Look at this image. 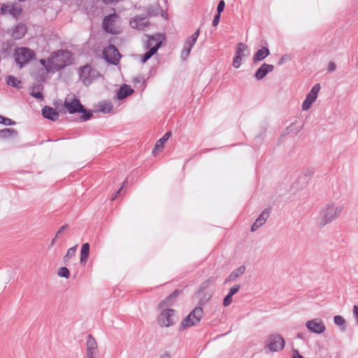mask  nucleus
<instances>
[{
	"label": "nucleus",
	"mask_w": 358,
	"mask_h": 358,
	"mask_svg": "<svg viewBox=\"0 0 358 358\" xmlns=\"http://www.w3.org/2000/svg\"><path fill=\"white\" fill-rule=\"evenodd\" d=\"M343 210L341 206H335L333 203H327L324 206L319 213L318 226L322 228L337 219Z\"/></svg>",
	"instance_id": "1"
},
{
	"label": "nucleus",
	"mask_w": 358,
	"mask_h": 358,
	"mask_svg": "<svg viewBox=\"0 0 358 358\" xmlns=\"http://www.w3.org/2000/svg\"><path fill=\"white\" fill-rule=\"evenodd\" d=\"M71 52L70 51L59 50L52 53L48 59V62L51 63L57 71H59L71 63Z\"/></svg>",
	"instance_id": "2"
},
{
	"label": "nucleus",
	"mask_w": 358,
	"mask_h": 358,
	"mask_svg": "<svg viewBox=\"0 0 358 358\" xmlns=\"http://www.w3.org/2000/svg\"><path fill=\"white\" fill-rule=\"evenodd\" d=\"M35 56L34 51L28 48H17L14 52L15 60L20 68L34 59Z\"/></svg>",
	"instance_id": "3"
},
{
	"label": "nucleus",
	"mask_w": 358,
	"mask_h": 358,
	"mask_svg": "<svg viewBox=\"0 0 358 358\" xmlns=\"http://www.w3.org/2000/svg\"><path fill=\"white\" fill-rule=\"evenodd\" d=\"M203 310L201 307H196L182 321L180 329H184L192 326H195L201 320Z\"/></svg>",
	"instance_id": "4"
},
{
	"label": "nucleus",
	"mask_w": 358,
	"mask_h": 358,
	"mask_svg": "<svg viewBox=\"0 0 358 358\" xmlns=\"http://www.w3.org/2000/svg\"><path fill=\"white\" fill-rule=\"evenodd\" d=\"M176 322V311L173 309H164L158 317V323L162 327H169Z\"/></svg>",
	"instance_id": "5"
},
{
	"label": "nucleus",
	"mask_w": 358,
	"mask_h": 358,
	"mask_svg": "<svg viewBox=\"0 0 358 358\" xmlns=\"http://www.w3.org/2000/svg\"><path fill=\"white\" fill-rule=\"evenodd\" d=\"M103 57L108 63L113 65H117L119 64L121 55L115 46L110 45L103 50Z\"/></svg>",
	"instance_id": "6"
},
{
	"label": "nucleus",
	"mask_w": 358,
	"mask_h": 358,
	"mask_svg": "<svg viewBox=\"0 0 358 358\" xmlns=\"http://www.w3.org/2000/svg\"><path fill=\"white\" fill-rule=\"evenodd\" d=\"M118 15L116 13H111L107 16H106L102 22L103 29L111 34H119L118 29L115 27V22L117 19Z\"/></svg>",
	"instance_id": "7"
},
{
	"label": "nucleus",
	"mask_w": 358,
	"mask_h": 358,
	"mask_svg": "<svg viewBox=\"0 0 358 358\" xmlns=\"http://www.w3.org/2000/svg\"><path fill=\"white\" fill-rule=\"evenodd\" d=\"M285 345V341L282 336L278 334H271L268 338L267 347L272 352L282 350Z\"/></svg>",
	"instance_id": "8"
},
{
	"label": "nucleus",
	"mask_w": 358,
	"mask_h": 358,
	"mask_svg": "<svg viewBox=\"0 0 358 358\" xmlns=\"http://www.w3.org/2000/svg\"><path fill=\"white\" fill-rule=\"evenodd\" d=\"M96 71L93 70L90 65H85L79 69L80 79L85 85L91 84L94 79Z\"/></svg>",
	"instance_id": "9"
},
{
	"label": "nucleus",
	"mask_w": 358,
	"mask_h": 358,
	"mask_svg": "<svg viewBox=\"0 0 358 358\" xmlns=\"http://www.w3.org/2000/svg\"><path fill=\"white\" fill-rule=\"evenodd\" d=\"M320 88V85L319 83L315 84L312 87L311 90L306 95V97L302 103V109L303 110H308L311 105L315 101Z\"/></svg>",
	"instance_id": "10"
},
{
	"label": "nucleus",
	"mask_w": 358,
	"mask_h": 358,
	"mask_svg": "<svg viewBox=\"0 0 358 358\" xmlns=\"http://www.w3.org/2000/svg\"><path fill=\"white\" fill-rule=\"evenodd\" d=\"M307 329L315 334H322L326 330L325 324L320 318H315L306 322Z\"/></svg>",
	"instance_id": "11"
},
{
	"label": "nucleus",
	"mask_w": 358,
	"mask_h": 358,
	"mask_svg": "<svg viewBox=\"0 0 358 358\" xmlns=\"http://www.w3.org/2000/svg\"><path fill=\"white\" fill-rule=\"evenodd\" d=\"M99 355L98 345L95 338L91 334H88L86 341L85 356L96 357Z\"/></svg>",
	"instance_id": "12"
},
{
	"label": "nucleus",
	"mask_w": 358,
	"mask_h": 358,
	"mask_svg": "<svg viewBox=\"0 0 358 358\" xmlns=\"http://www.w3.org/2000/svg\"><path fill=\"white\" fill-rule=\"evenodd\" d=\"M130 25L134 29L145 31L149 28L150 24L146 17L137 15L130 20Z\"/></svg>",
	"instance_id": "13"
},
{
	"label": "nucleus",
	"mask_w": 358,
	"mask_h": 358,
	"mask_svg": "<svg viewBox=\"0 0 358 358\" xmlns=\"http://www.w3.org/2000/svg\"><path fill=\"white\" fill-rule=\"evenodd\" d=\"M199 29H198L189 38H188L184 43L182 50V57H187L189 55L191 50L195 44L199 36Z\"/></svg>",
	"instance_id": "14"
},
{
	"label": "nucleus",
	"mask_w": 358,
	"mask_h": 358,
	"mask_svg": "<svg viewBox=\"0 0 358 358\" xmlns=\"http://www.w3.org/2000/svg\"><path fill=\"white\" fill-rule=\"evenodd\" d=\"M64 107L70 114L81 113V111H83L84 110V106L81 104L80 100L76 98L71 101L66 100L64 102Z\"/></svg>",
	"instance_id": "15"
},
{
	"label": "nucleus",
	"mask_w": 358,
	"mask_h": 358,
	"mask_svg": "<svg viewBox=\"0 0 358 358\" xmlns=\"http://www.w3.org/2000/svg\"><path fill=\"white\" fill-rule=\"evenodd\" d=\"M270 215V211L268 209H264L258 216V217L255 220V222L251 226V231L255 232L257 231L260 227H262L268 220Z\"/></svg>",
	"instance_id": "16"
},
{
	"label": "nucleus",
	"mask_w": 358,
	"mask_h": 358,
	"mask_svg": "<svg viewBox=\"0 0 358 358\" xmlns=\"http://www.w3.org/2000/svg\"><path fill=\"white\" fill-rule=\"evenodd\" d=\"M274 66L272 64H268L266 63L262 64L260 67L257 70L255 78L257 80L263 79L268 73L273 71Z\"/></svg>",
	"instance_id": "17"
},
{
	"label": "nucleus",
	"mask_w": 358,
	"mask_h": 358,
	"mask_svg": "<svg viewBox=\"0 0 358 358\" xmlns=\"http://www.w3.org/2000/svg\"><path fill=\"white\" fill-rule=\"evenodd\" d=\"M42 115L45 118L52 121H56L59 117V114L56 109L48 106L42 108Z\"/></svg>",
	"instance_id": "18"
},
{
	"label": "nucleus",
	"mask_w": 358,
	"mask_h": 358,
	"mask_svg": "<svg viewBox=\"0 0 358 358\" xmlns=\"http://www.w3.org/2000/svg\"><path fill=\"white\" fill-rule=\"evenodd\" d=\"M27 27L23 23H19L13 28L11 36L15 40L21 39L27 33Z\"/></svg>",
	"instance_id": "19"
},
{
	"label": "nucleus",
	"mask_w": 358,
	"mask_h": 358,
	"mask_svg": "<svg viewBox=\"0 0 358 358\" xmlns=\"http://www.w3.org/2000/svg\"><path fill=\"white\" fill-rule=\"evenodd\" d=\"M134 90L128 85L124 84L118 90L117 92V99L118 100L124 99V98L131 95Z\"/></svg>",
	"instance_id": "20"
},
{
	"label": "nucleus",
	"mask_w": 358,
	"mask_h": 358,
	"mask_svg": "<svg viewBox=\"0 0 358 358\" xmlns=\"http://www.w3.org/2000/svg\"><path fill=\"white\" fill-rule=\"evenodd\" d=\"M270 51L267 47H262L253 55V62L255 63L264 60L268 55Z\"/></svg>",
	"instance_id": "21"
},
{
	"label": "nucleus",
	"mask_w": 358,
	"mask_h": 358,
	"mask_svg": "<svg viewBox=\"0 0 358 358\" xmlns=\"http://www.w3.org/2000/svg\"><path fill=\"white\" fill-rule=\"evenodd\" d=\"M245 271V266H241L236 270L233 271L230 275L225 279V283H228L229 282H232L235 280L237 278L243 275Z\"/></svg>",
	"instance_id": "22"
},
{
	"label": "nucleus",
	"mask_w": 358,
	"mask_h": 358,
	"mask_svg": "<svg viewBox=\"0 0 358 358\" xmlns=\"http://www.w3.org/2000/svg\"><path fill=\"white\" fill-rule=\"evenodd\" d=\"M180 293V291L175 290L165 300L160 302L159 307L162 308L166 306H171Z\"/></svg>",
	"instance_id": "23"
},
{
	"label": "nucleus",
	"mask_w": 358,
	"mask_h": 358,
	"mask_svg": "<svg viewBox=\"0 0 358 358\" xmlns=\"http://www.w3.org/2000/svg\"><path fill=\"white\" fill-rule=\"evenodd\" d=\"M161 47V43L159 41L155 45L151 47L143 56L141 62L145 63L152 56H153L158 49Z\"/></svg>",
	"instance_id": "24"
},
{
	"label": "nucleus",
	"mask_w": 358,
	"mask_h": 358,
	"mask_svg": "<svg viewBox=\"0 0 358 358\" xmlns=\"http://www.w3.org/2000/svg\"><path fill=\"white\" fill-rule=\"evenodd\" d=\"M148 41L147 42V48L150 50L151 47L155 45L159 41L162 44L163 36L161 34H157L152 36H148Z\"/></svg>",
	"instance_id": "25"
},
{
	"label": "nucleus",
	"mask_w": 358,
	"mask_h": 358,
	"mask_svg": "<svg viewBox=\"0 0 358 358\" xmlns=\"http://www.w3.org/2000/svg\"><path fill=\"white\" fill-rule=\"evenodd\" d=\"M17 136V131L14 129L6 128L0 130V138L7 139Z\"/></svg>",
	"instance_id": "26"
},
{
	"label": "nucleus",
	"mask_w": 358,
	"mask_h": 358,
	"mask_svg": "<svg viewBox=\"0 0 358 358\" xmlns=\"http://www.w3.org/2000/svg\"><path fill=\"white\" fill-rule=\"evenodd\" d=\"M160 10L161 8L158 3L149 5L145 8V11L147 15L149 17L157 16L159 14Z\"/></svg>",
	"instance_id": "27"
},
{
	"label": "nucleus",
	"mask_w": 358,
	"mask_h": 358,
	"mask_svg": "<svg viewBox=\"0 0 358 358\" xmlns=\"http://www.w3.org/2000/svg\"><path fill=\"white\" fill-rule=\"evenodd\" d=\"M90 246L88 243H85L82 245L80 258L81 264H85L87 262L90 254Z\"/></svg>",
	"instance_id": "28"
},
{
	"label": "nucleus",
	"mask_w": 358,
	"mask_h": 358,
	"mask_svg": "<svg viewBox=\"0 0 358 358\" xmlns=\"http://www.w3.org/2000/svg\"><path fill=\"white\" fill-rule=\"evenodd\" d=\"M171 136V131H167L161 138H159L155 144V147L153 150V152L155 150H162L164 148V143L168 141V139L170 138Z\"/></svg>",
	"instance_id": "29"
},
{
	"label": "nucleus",
	"mask_w": 358,
	"mask_h": 358,
	"mask_svg": "<svg viewBox=\"0 0 358 358\" xmlns=\"http://www.w3.org/2000/svg\"><path fill=\"white\" fill-rule=\"evenodd\" d=\"M99 111L103 113H109L112 111L113 106L110 101H103L99 103Z\"/></svg>",
	"instance_id": "30"
},
{
	"label": "nucleus",
	"mask_w": 358,
	"mask_h": 358,
	"mask_svg": "<svg viewBox=\"0 0 358 358\" xmlns=\"http://www.w3.org/2000/svg\"><path fill=\"white\" fill-rule=\"evenodd\" d=\"M6 83L9 86H12L13 87H15L17 89H21V81L19 80L17 78H15L13 76H8L6 78Z\"/></svg>",
	"instance_id": "31"
},
{
	"label": "nucleus",
	"mask_w": 358,
	"mask_h": 358,
	"mask_svg": "<svg viewBox=\"0 0 358 358\" xmlns=\"http://www.w3.org/2000/svg\"><path fill=\"white\" fill-rule=\"evenodd\" d=\"M22 13V8L20 6H16L15 3L11 4L9 14L14 18L17 19Z\"/></svg>",
	"instance_id": "32"
},
{
	"label": "nucleus",
	"mask_w": 358,
	"mask_h": 358,
	"mask_svg": "<svg viewBox=\"0 0 358 358\" xmlns=\"http://www.w3.org/2000/svg\"><path fill=\"white\" fill-rule=\"evenodd\" d=\"M42 88H43V87H41L39 85L33 86L31 88V91L30 92V95L39 101H43L44 97H43L42 92H41L39 91H38V92L35 91V90H40Z\"/></svg>",
	"instance_id": "33"
},
{
	"label": "nucleus",
	"mask_w": 358,
	"mask_h": 358,
	"mask_svg": "<svg viewBox=\"0 0 358 358\" xmlns=\"http://www.w3.org/2000/svg\"><path fill=\"white\" fill-rule=\"evenodd\" d=\"M77 248L78 245H74L68 250L66 255L64 257V262L65 264H67L69 259L75 256Z\"/></svg>",
	"instance_id": "34"
},
{
	"label": "nucleus",
	"mask_w": 358,
	"mask_h": 358,
	"mask_svg": "<svg viewBox=\"0 0 358 358\" xmlns=\"http://www.w3.org/2000/svg\"><path fill=\"white\" fill-rule=\"evenodd\" d=\"M247 48H248L247 45H245L244 43H238V45H237V48H236V55L235 56L241 57V58H242L243 56V53L247 49Z\"/></svg>",
	"instance_id": "35"
},
{
	"label": "nucleus",
	"mask_w": 358,
	"mask_h": 358,
	"mask_svg": "<svg viewBox=\"0 0 358 358\" xmlns=\"http://www.w3.org/2000/svg\"><path fill=\"white\" fill-rule=\"evenodd\" d=\"M334 322L338 326H340V327L341 326H343V327L341 329L343 331L345 330V319L342 316H341V315H336V316H334Z\"/></svg>",
	"instance_id": "36"
},
{
	"label": "nucleus",
	"mask_w": 358,
	"mask_h": 358,
	"mask_svg": "<svg viewBox=\"0 0 358 358\" xmlns=\"http://www.w3.org/2000/svg\"><path fill=\"white\" fill-rule=\"evenodd\" d=\"M57 275L59 277H62V278H69V276H70V272H69V270L66 267L64 266V267H61L58 270Z\"/></svg>",
	"instance_id": "37"
},
{
	"label": "nucleus",
	"mask_w": 358,
	"mask_h": 358,
	"mask_svg": "<svg viewBox=\"0 0 358 358\" xmlns=\"http://www.w3.org/2000/svg\"><path fill=\"white\" fill-rule=\"evenodd\" d=\"M80 113H83L80 119L82 121L89 120L92 117V113L91 110H87L84 108L83 111H81Z\"/></svg>",
	"instance_id": "38"
},
{
	"label": "nucleus",
	"mask_w": 358,
	"mask_h": 358,
	"mask_svg": "<svg viewBox=\"0 0 358 358\" xmlns=\"http://www.w3.org/2000/svg\"><path fill=\"white\" fill-rule=\"evenodd\" d=\"M10 6L11 4L10 3H3L1 7V14L5 15L7 13H9Z\"/></svg>",
	"instance_id": "39"
},
{
	"label": "nucleus",
	"mask_w": 358,
	"mask_h": 358,
	"mask_svg": "<svg viewBox=\"0 0 358 358\" xmlns=\"http://www.w3.org/2000/svg\"><path fill=\"white\" fill-rule=\"evenodd\" d=\"M242 58L241 57L235 56L233 60V66L234 68L238 69L241 65Z\"/></svg>",
	"instance_id": "40"
},
{
	"label": "nucleus",
	"mask_w": 358,
	"mask_h": 358,
	"mask_svg": "<svg viewBox=\"0 0 358 358\" xmlns=\"http://www.w3.org/2000/svg\"><path fill=\"white\" fill-rule=\"evenodd\" d=\"M232 302V296L231 294H227L223 300V306L227 307L231 304Z\"/></svg>",
	"instance_id": "41"
},
{
	"label": "nucleus",
	"mask_w": 358,
	"mask_h": 358,
	"mask_svg": "<svg viewBox=\"0 0 358 358\" xmlns=\"http://www.w3.org/2000/svg\"><path fill=\"white\" fill-rule=\"evenodd\" d=\"M225 7V2L224 0H220L218 3L217 7V13L221 14L222 12H223Z\"/></svg>",
	"instance_id": "42"
},
{
	"label": "nucleus",
	"mask_w": 358,
	"mask_h": 358,
	"mask_svg": "<svg viewBox=\"0 0 358 358\" xmlns=\"http://www.w3.org/2000/svg\"><path fill=\"white\" fill-rule=\"evenodd\" d=\"M241 285H235L231 289H229V294H231V296L236 294L238 290L240 289Z\"/></svg>",
	"instance_id": "43"
},
{
	"label": "nucleus",
	"mask_w": 358,
	"mask_h": 358,
	"mask_svg": "<svg viewBox=\"0 0 358 358\" xmlns=\"http://www.w3.org/2000/svg\"><path fill=\"white\" fill-rule=\"evenodd\" d=\"M15 124H16V122L15 121L12 120L11 119L8 118V117H3V124L8 125V126H12V125H15Z\"/></svg>",
	"instance_id": "44"
},
{
	"label": "nucleus",
	"mask_w": 358,
	"mask_h": 358,
	"mask_svg": "<svg viewBox=\"0 0 358 358\" xmlns=\"http://www.w3.org/2000/svg\"><path fill=\"white\" fill-rule=\"evenodd\" d=\"M220 14L217 13L213 17V24H212L213 26L217 27L220 22Z\"/></svg>",
	"instance_id": "45"
},
{
	"label": "nucleus",
	"mask_w": 358,
	"mask_h": 358,
	"mask_svg": "<svg viewBox=\"0 0 358 358\" xmlns=\"http://www.w3.org/2000/svg\"><path fill=\"white\" fill-rule=\"evenodd\" d=\"M68 227L67 224H64L60 227V229L57 231L55 234V238H59V235Z\"/></svg>",
	"instance_id": "46"
},
{
	"label": "nucleus",
	"mask_w": 358,
	"mask_h": 358,
	"mask_svg": "<svg viewBox=\"0 0 358 358\" xmlns=\"http://www.w3.org/2000/svg\"><path fill=\"white\" fill-rule=\"evenodd\" d=\"M336 64L334 62H329L328 67H327V69L329 71H330V72L334 71L336 70Z\"/></svg>",
	"instance_id": "47"
},
{
	"label": "nucleus",
	"mask_w": 358,
	"mask_h": 358,
	"mask_svg": "<svg viewBox=\"0 0 358 358\" xmlns=\"http://www.w3.org/2000/svg\"><path fill=\"white\" fill-rule=\"evenodd\" d=\"M292 353V358H303V357L299 354V350L296 349H293Z\"/></svg>",
	"instance_id": "48"
},
{
	"label": "nucleus",
	"mask_w": 358,
	"mask_h": 358,
	"mask_svg": "<svg viewBox=\"0 0 358 358\" xmlns=\"http://www.w3.org/2000/svg\"><path fill=\"white\" fill-rule=\"evenodd\" d=\"M353 315L358 322V306L355 305L353 307Z\"/></svg>",
	"instance_id": "49"
},
{
	"label": "nucleus",
	"mask_w": 358,
	"mask_h": 358,
	"mask_svg": "<svg viewBox=\"0 0 358 358\" xmlns=\"http://www.w3.org/2000/svg\"><path fill=\"white\" fill-rule=\"evenodd\" d=\"M40 62H41V64L42 65H43V66L45 67V69H46V70H47L48 71H50L49 66H45V63H46V62H45V60L44 59H41V60H40Z\"/></svg>",
	"instance_id": "50"
},
{
	"label": "nucleus",
	"mask_w": 358,
	"mask_h": 358,
	"mask_svg": "<svg viewBox=\"0 0 358 358\" xmlns=\"http://www.w3.org/2000/svg\"><path fill=\"white\" fill-rule=\"evenodd\" d=\"M159 358H171V355L169 353L165 352Z\"/></svg>",
	"instance_id": "51"
},
{
	"label": "nucleus",
	"mask_w": 358,
	"mask_h": 358,
	"mask_svg": "<svg viewBox=\"0 0 358 358\" xmlns=\"http://www.w3.org/2000/svg\"><path fill=\"white\" fill-rule=\"evenodd\" d=\"M56 240H57V238H55H55L52 240V241L50 242V245H49V248L52 247V246L55 244Z\"/></svg>",
	"instance_id": "52"
},
{
	"label": "nucleus",
	"mask_w": 358,
	"mask_h": 358,
	"mask_svg": "<svg viewBox=\"0 0 358 358\" xmlns=\"http://www.w3.org/2000/svg\"><path fill=\"white\" fill-rule=\"evenodd\" d=\"M162 16L164 18L166 19V18H167V17H168V14H167L166 12H164V10H162Z\"/></svg>",
	"instance_id": "53"
},
{
	"label": "nucleus",
	"mask_w": 358,
	"mask_h": 358,
	"mask_svg": "<svg viewBox=\"0 0 358 358\" xmlns=\"http://www.w3.org/2000/svg\"><path fill=\"white\" fill-rule=\"evenodd\" d=\"M122 188H123V185L117 191L115 196L112 199V200H113L115 199V197L117 196V195L120 192V191L122 190Z\"/></svg>",
	"instance_id": "54"
},
{
	"label": "nucleus",
	"mask_w": 358,
	"mask_h": 358,
	"mask_svg": "<svg viewBox=\"0 0 358 358\" xmlns=\"http://www.w3.org/2000/svg\"><path fill=\"white\" fill-rule=\"evenodd\" d=\"M3 117H4L0 115V124H3Z\"/></svg>",
	"instance_id": "55"
},
{
	"label": "nucleus",
	"mask_w": 358,
	"mask_h": 358,
	"mask_svg": "<svg viewBox=\"0 0 358 358\" xmlns=\"http://www.w3.org/2000/svg\"><path fill=\"white\" fill-rule=\"evenodd\" d=\"M135 81L140 83L141 81V78H137L135 79Z\"/></svg>",
	"instance_id": "56"
},
{
	"label": "nucleus",
	"mask_w": 358,
	"mask_h": 358,
	"mask_svg": "<svg viewBox=\"0 0 358 358\" xmlns=\"http://www.w3.org/2000/svg\"><path fill=\"white\" fill-rule=\"evenodd\" d=\"M297 337H298V338H302V334H300V333H299V334H297Z\"/></svg>",
	"instance_id": "57"
},
{
	"label": "nucleus",
	"mask_w": 358,
	"mask_h": 358,
	"mask_svg": "<svg viewBox=\"0 0 358 358\" xmlns=\"http://www.w3.org/2000/svg\"><path fill=\"white\" fill-rule=\"evenodd\" d=\"M84 358H96V357H88V356H85Z\"/></svg>",
	"instance_id": "58"
},
{
	"label": "nucleus",
	"mask_w": 358,
	"mask_h": 358,
	"mask_svg": "<svg viewBox=\"0 0 358 358\" xmlns=\"http://www.w3.org/2000/svg\"><path fill=\"white\" fill-rule=\"evenodd\" d=\"M279 64H282V60H280V61L279 62Z\"/></svg>",
	"instance_id": "59"
},
{
	"label": "nucleus",
	"mask_w": 358,
	"mask_h": 358,
	"mask_svg": "<svg viewBox=\"0 0 358 358\" xmlns=\"http://www.w3.org/2000/svg\"><path fill=\"white\" fill-rule=\"evenodd\" d=\"M19 1H24V0H18Z\"/></svg>",
	"instance_id": "60"
}]
</instances>
